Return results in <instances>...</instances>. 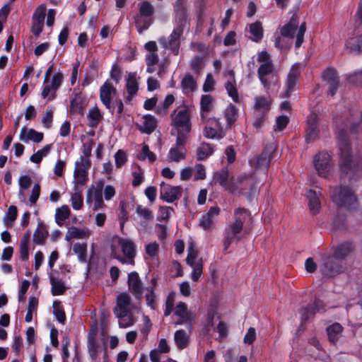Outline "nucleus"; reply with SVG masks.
<instances>
[{"instance_id": "52", "label": "nucleus", "mask_w": 362, "mask_h": 362, "mask_svg": "<svg viewBox=\"0 0 362 362\" xmlns=\"http://www.w3.org/2000/svg\"><path fill=\"white\" fill-rule=\"evenodd\" d=\"M98 342L93 337H89L88 339V351L90 358L95 361L98 357Z\"/></svg>"}, {"instance_id": "3", "label": "nucleus", "mask_w": 362, "mask_h": 362, "mask_svg": "<svg viewBox=\"0 0 362 362\" xmlns=\"http://www.w3.org/2000/svg\"><path fill=\"white\" fill-rule=\"evenodd\" d=\"M259 182L255 173L242 174L233 181V187L230 188V192L245 197L252 201L258 193Z\"/></svg>"}, {"instance_id": "63", "label": "nucleus", "mask_w": 362, "mask_h": 362, "mask_svg": "<svg viewBox=\"0 0 362 362\" xmlns=\"http://www.w3.org/2000/svg\"><path fill=\"white\" fill-rule=\"evenodd\" d=\"M136 212L140 217H142L146 221L153 219V216L152 211L147 208L143 207L141 205H137Z\"/></svg>"}, {"instance_id": "22", "label": "nucleus", "mask_w": 362, "mask_h": 362, "mask_svg": "<svg viewBox=\"0 0 362 362\" xmlns=\"http://www.w3.org/2000/svg\"><path fill=\"white\" fill-rule=\"evenodd\" d=\"M220 211V208L217 206L210 207L208 212L202 216L199 226L204 230H210L213 227L215 218L219 214Z\"/></svg>"}, {"instance_id": "20", "label": "nucleus", "mask_w": 362, "mask_h": 362, "mask_svg": "<svg viewBox=\"0 0 362 362\" xmlns=\"http://www.w3.org/2000/svg\"><path fill=\"white\" fill-rule=\"evenodd\" d=\"M128 288L132 295L137 300L143 297L144 287L142 281L136 272H132L128 274Z\"/></svg>"}, {"instance_id": "39", "label": "nucleus", "mask_w": 362, "mask_h": 362, "mask_svg": "<svg viewBox=\"0 0 362 362\" xmlns=\"http://www.w3.org/2000/svg\"><path fill=\"white\" fill-rule=\"evenodd\" d=\"M214 153V148L208 143H202L197 149V158L199 160H203Z\"/></svg>"}, {"instance_id": "45", "label": "nucleus", "mask_w": 362, "mask_h": 362, "mask_svg": "<svg viewBox=\"0 0 362 362\" xmlns=\"http://www.w3.org/2000/svg\"><path fill=\"white\" fill-rule=\"evenodd\" d=\"M139 13L141 16H148L153 18L154 8L153 5L147 1H144L138 4Z\"/></svg>"}, {"instance_id": "60", "label": "nucleus", "mask_w": 362, "mask_h": 362, "mask_svg": "<svg viewBox=\"0 0 362 362\" xmlns=\"http://www.w3.org/2000/svg\"><path fill=\"white\" fill-rule=\"evenodd\" d=\"M70 110L71 112L83 114L82 100L79 96H75L70 102Z\"/></svg>"}, {"instance_id": "30", "label": "nucleus", "mask_w": 362, "mask_h": 362, "mask_svg": "<svg viewBox=\"0 0 362 362\" xmlns=\"http://www.w3.org/2000/svg\"><path fill=\"white\" fill-rule=\"evenodd\" d=\"M214 98L210 95H203L200 100L201 119L205 121L207 115L213 109Z\"/></svg>"}, {"instance_id": "40", "label": "nucleus", "mask_w": 362, "mask_h": 362, "mask_svg": "<svg viewBox=\"0 0 362 362\" xmlns=\"http://www.w3.org/2000/svg\"><path fill=\"white\" fill-rule=\"evenodd\" d=\"M274 46L281 51H288L290 49L293 40L283 37L281 35H274Z\"/></svg>"}, {"instance_id": "12", "label": "nucleus", "mask_w": 362, "mask_h": 362, "mask_svg": "<svg viewBox=\"0 0 362 362\" xmlns=\"http://www.w3.org/2000/svg\"><path fill=\"white\" fill-rule=\"evenodd\" d=\"M322 261L320 271L324 276L332 277L344 271L343 263L331 255H323Z\"/></svg>"}, {"instance_id": "18", "label": "nucleus", "mask_w": 362, "mask_h": 362, "mask_svg": "<svg viewBox=\"0 0 362 362\" xmlns=\"http://www.w3.org/2000/svg\"><path fill=\"white\" fill-rule=\"evenodd\" d=\"M131 303V297L127 293H122L117 298V304L114 308V314L118 318L128 317L129 313V305Z\"/></svg>"}, {"instance_id": "41", "label": "nucleus", "mask_w": 362, "mask_h": 362, "mask_svg": "<svg viewBox=\"0 0 362 362\" xmlns=\"http://www.w3.org/2000/svg\"><path fill=\"white\" fill-rule=\"evenodd\" d=\"M250 33L252 35L250 39L256 42H259L263 37V29L262 23L259 21L253 23L250 25Z\"/></svg>"}, {"instance_id": "38", "label": "nucleus", "mask_w": 362, "mask_h": 362, "mask_svg": "<svg viewBox=\"0 0 362 362\" xmlns=\"http://www.w3.org/2000/svg\"><path fill=\"white\" fill-rule=\"evenodd\" d=\"M49 281L52 285V294L53 296L62 295L65 292L66 286L62 279L50 275Z\"/></svg>"}, {"instance_id": "6", "label": "nucleus", "mask_w": 362, "mask_h": 362, "mask_svg": "<svg viewBox=\"0 0 362 362\" xmlns=\"http://www.w3.org/2000/svg\"><path fill=\"white\" fill-rule=\"evenodd\" d=\"M332 198L339 207L348 211H356L360 205V200L356 197L351 187L340 185L334 189Z\"/></svg>"}, {"instance_id": "53", "label": "nucleus", "mask_w": 362, "mask_h": 362, "mask_svg": "<svg viewBox=\"0 0 362 362\" xmlns=\"http://www.w3.org/2000/svg\"><path fill=\"white\" fill-rule=\"evenodd\" d=\"M74 177L76 185H83L88 180V171L82 168H75Z\"/></svg>"}, {"instance_id": "33", "label": "nucleus", "mask_w": 362, "mask_h": 362, "mask_svg": "<svg viewBox=\"0 0 362 362\" xmlns=\"http://www.w3.org/2000/svg\"><path fill=\"white\" fill-rule=\"evenodd\" d=\"M352 245L350 243H344L337 246L332 257L343 263V260L351 252Z\"/></svg>"}, {"instance_id": "27", "label": "nucleus", "mask_w": 362, "mask_h": 362, "mask_svg": "<svg viewBox=\"0 0 362 362\" xmlns=\"http://www.w3.org/2000/svg\"><path fill=\"white\" fill-rule=\"evenodd\" d=\"M229 176L228 168H223L214 174V180L230 192V188L233 187V181L229 182Z\"/></svg>"}, {"instance_id": "25", "label": "nucleus", "mask_w": 362, "mask_h": 362, "mask_svg": "<svg viewBox=\"0 0 362 362\" xmlns=\"http://www.w3.org/2000/svg\"><path fill=\"white\" fill-rule=\"evenodd\" d=\"M321 194L313 189H309L306 193V198L308 202V207L313 215L317 214L321 209L320 196Z\"/></svg>"}, {"instance_id": "64", "label": "nucleus", "mask_w": 362, "mask_h": 362, "mask_svg": "<svg viewBox=\"0 0 362 362\" xmlns=\"http://www.w3.org/2000/svg\"><path fill=\"white\" fill-rule=\"evenodd\" d=\"M86 232L83 230L72 226L69 228L66 238H82L85 236Z\"/></svg>"}, {"instance_id": "34", "label": "nucleus", "mask_w": 362, "mask_h": 362, "mask_svg": "<svg viewBox=\"0 0 362 362\" xmlns=\"http://www.w3.org/2000/svg\"><path fill=\"white\" fill-rule=\"evenodd\" d=\"M342 331L343 327L338 322H335L329 325L327 328V333L328 335L329 340L332 343L337 342L338 339L341 337Z\"/></svg>"}, {"instance_id": "8", "label": "nucleus", "mask_w": 362, "mask_h": 362, "mask_svg": "<svg viewBox=\"0 0 362 362\" xmlns=\"http://www.w3.org/2000/svg\"><path fill=\"white\" fill-rule=\"evenodd\" d=\"M313 164L319 176L325 179L332 177L334 163L332 156L327 151H320L316 154Z\"/></svg>"}, {"instance_id": "11", "label": "nucleus", "mask_w": 362, "mask_h": 362, "mask_svg": "<svg viewBox=\"0 0 362 362\" xmlns=\"http://www.w3.org/2000/svg\"><path fill=\"white\" fill-rule=\"evenodd\" d=\"M172 125L177 131L189 133L191 130V121L189 111L187 108H182L178 111L175 110L171 113Z\"/></svg>"}, {"instance_id": "36", "label": "nucleus", "mask_w": 362, "mask_h": 362, "mask_svg": "<svg viewBox=\"0 0 362 362\" xmlns=\"http://www.w3.org/2000/svg\"><path fill=\"white\" fill-rule=\"evenodd\" d=\"M174 340L177 347L182 350L185 349L188 345L189 335L184 329H179L175 333Z\"/></svg>"}, {"instance_id": "23", "label": "nucleus", "mask_w": 362, "mask_h": 362, "mask_svg": "<svg viewBox=\"0 0 362 362\" xmlns=\"http://www.w3.org/2000/svg\"><path fill=\"white\" fill-rule=\"evenodd\" d=\"M92 195H93L94 205L93 207V211H97L105 207V204L103 199L102 189H88L86 192V202L88 204L92 203Z\"/></svg>"}, {"instance_id": "4", "label": "nucleus", "mask_w": 362, "mask_h": 362, "mask_svg": "<svg viewBox=\"0 0 362 362\" xmlns=\"http://www.w3.org/2000/svg\"><path fill=\"white\" fill-rule=\"evenodd\" d=\"M100 99L105 108L113 115L117 107V112L120 115L124 110V104L119 98L114 84L107 80L100 88Z\"/></svg>"}, {"instance_id": "24", "label": "nucleus", "mask_w": 362, "mask_h": 362, "mask_svg": "<svg viewBox=\"0 0 362 362\" xmlns=\"http://www.w3.org/2000/svg\"><path fill=\"white\" fill-rule=\"evenodd\" d=\"M157 127V120L151 115H145L142 117L141 124L137 125L138 129L144 134H151Z\"/></svg>"}, {"instance_id": "49", "label": "nucleus", "mask_w": 362, "mask_h": 362, "mask_svg": "<svg viewBox=\"0 0 362 362\" xmlns=\"http://www.w3.org/2000/svg\"><path fill=\"white\" fill-rule=\"evenodd\" d=\"M189 66L194 74L199 75L204 68V58L200 56L193 57L190 61Z\"/></svg>"}, {"instance_id": "15", "label": "nucleus", "mask_w": 362, "mask_h": 362, "mask_svg": "<svg viewBox=\"0 0 362 362\" xmlns=\"http://www.w3.org/2000/svg\"><path fill=\"white\" fill-rule=\"evenodd\" d=\"M300 64L296 63L293 64L287 74L285 82V92L281 95L282 98H289L294 91L296 85L300 76Z\"/></svg>"}, {"instance_id": "50", "label": "nucleus", "mask_w": 362, "mask_h": 362, "mask_svg": "<svg viewBox=\"0 0 362 362\" xmlns=\"http://www.w3.org/2000/svg\"><path fill=\"white\" fill-rule=\"evenodd\" d=\"M53 313L59 322L64 324L66 320V315L61 302L55 300L53 303Z\"/></svg>"}, {"instance_id": "57", "label": "nucleus", "mask_w": 362, "mask_h": 362, "mask_svg": "<svg viewBox=\"0 0 362 362\" xmlns=\"http://www.w3.org/2000/svg\"><path fill=\"white\" fill-rule=\"evenodd\" d=\"M119 220L121 229L124 228V225L128 220V213L127 211V204L124 201H121L119 205Z\"/></svg>"}, {"instance_id": "21", "label": "nucleus", "mask_w": 362, "mask_h": 362, "mask_svg": "<svg viewBox=\"0 0 362 362\" xmlns=\"http://www.w3.org/2000/svg\"><path fill=\"white\" fill-rule=\"evenodd\" d=\"M308 128L305 140L307 142H311L315 140L320 133L318 128V117L315 113H310L307 119Z\"/></svg>"}, {"instance_id": "35", "label": "nucleus", "mask_w": 362, "mask_h": 362, "mask_svg": "<svg viewBox=\"0 0 362 362\" xmlns=\"http://www.w3.org/2000/svg\"><path fill=\"white\" fill-rule=\"evenodd\" d=\"M255 103L254 108L255 111L267 113L271 107V100L269 97L257 96L255 98Z\"/></svg>"}, {"instance_id": "14", "label": "nucleus", "mask_w": 362, "mask_h": 362, "mask_svg": "<svg viewBox=\"0 0 362 362\" xmlns=\"http://www.w3.org/2000/svg\"><path fill=\"white\" fill-rule=\"evenodd\" d=\"M182 195L181 186H172L165 182H161L160 187V199L168 203H173L178 200Z\"/></svg>"}, {"instance_id": "37", "label": "nucleus", "mask_w": 362, "mask_h": 362, "mask_svg": "<svg viewBox=\"0 0 362 362\" xmlns=\"http://www.w3.org/2000/svg\"><path fill=\"white\" fill-rule=\"evenodd\" d=\"M88 127H90L92 128H95L99 124V122L103 118V116L100 112V110L97 106H95L94 107L91 108L88 114Z\"/></svg>"}, {"instance_id": "56", "label": "nucleus", "mask_w": 362, "mask_h": 362, "mask_svg": "<svg viewBox=\"0 0 362 362\" xmlns=\"http://www.w3.org/2000/svg\"><path fill=\"white\" fill-rule=\"evenodd\" d=\"M190 267L192 268V279L193 281H197L202 274V269H203V262L202 259L200 258L197 260V263L190 265Z\"/></svg>"}, {"instance_id": "10", "label": "nucleus", "mask_w": 362, "mask_h": 362, "mask_svg": "<svg viewBox=\"0 0 362 362\" xmlns=\"http://www.w3.org/2000/svg\"><path fill=\"white\" fill-rule=\"evenodd\" d=\"M203 122L206 123L203 131V134L206 139L219 140L225 136L226 131L219 119L206 117V119Z\"/></svg>"}, {"instance_id": "17", "label": "nucleus", "mask_w": 362, "mask_h": 362, "mask_svg": "<svg viewBox=\"0 0 362 362\" xmlns=\"http://www.w3.org/2000/svg\"><path fill=\"white\" fill-rule=\"evenodd\" d=\"M274 152V150L272 146L265 147L257 158L250 160L251 166H255L257 170H267Z\"/></svg>"}, {"instance_id": "28", "label": "nucleus", "mask_w": 362, "mask_h": 362, "mask_svg": "<svg viewBox=\"0 0 362 362\" xmlns=\"http://www.w3.org/2000/svg\"><path fill=\"white\" fill-rule=\"evenodd\" d=\"M298 25V18L293 15L291 18L290 21L280 28V35H281L283 37L293 40Z\"/></svg>"}, {"instance_id": "44", "label": "nucleus", "mask_w": 362, "mask_h": 362, "mask_svg": "<svg viewBox=\"0 0 362 362\" xmlns=\"http://www.w3.org/2000/svg\"><path fill=\"white\" fill-rule=\"evenodd\" d=\"M127 91L129 95H136L138 89L139 84L136 81L135 74L129 73L127 79L126 84Z\"/></svg>"}, {"instance_id": "55", "label": "nucleus", "mask_w": 362, "mask_h": 362, "mask_svg": "<svg viewBox=\"0 0 362 362\" xmlns=\"http://www.w3.org/2000/svg\"><path fill=\"white\" fill-rule=\"evenodd\" d=\"M235 83V81H233V82L228 81L225 83V88L228 95L233 99L234 102L238 103L239 101V95Z\"/></svg>"}, {"instance_id": "59", "label": "nucleus", "mask_w": 362, "mask_h": 362, "mask_svg": "<svg viewBox=\"0 0 362 362\" xmlns=\"http://www.w3.org/2000/svg\"><path fill=\"white\" fill-rule=\"evenodd\" d=\"M32 184V180L28 175H22L18 179V185L20 187V191H19V198L21 197H23V193L22 192V189H28Z\"/></svg>"}, {"instance_id": "42", "label": "nucleus", "mask_w": 362, "mask_h": 362, "mask_svg": "<svg viewBox=\"0 0 362 362\" xmlns=\"http://www.w3.org/2000/svg\"><path fill=\"white\" fill-rule=\"evenodd\" d=\"M183 93L193 92L197 88V82L191 74H186L181 81Z\"/></svg>"}, {"instance_id": "16", "label": "nucleus", "mask_w": 362, "mask_h": 362, "mask_svg": "<svg viewBox=\"0 0 362 362\" xmlns=\"http://www.w3.org/2000/svg\"><path fill=\"white\" fill-rule=\"evenodd\" d=\"M46 10L45 4H41L35 10L33 14L31 32L35 37H38L42 31Z\"/></svg>"}, {"instance_id": "19", "label": "nucleus", "mask_w": 362, "mask_h": 362, "mask_svg": "<svg viewBox=\"0 0 362 362\" xmlns=\"http://www.w3.org/2000/svg\"><path fill=\"white\" fill-rule=\"evenodd\" d=\"M324 310V303L320 299H315L313 303H310L307 306L300 308V314L301 323H305L309 319L313 317L316 313L323 312Z\"/></svg>"}, {"instance_id": "2", "label": "nucleus", "mask_w": 362, "mask_h": 362, "mask_svg": "<svg viewBox=\"0 0 362 362\" xmlns=\"http://www.w3.org/2000/svg\"><path fill=\"white\" fill-rule=\"evenodd\" d=\"M334 122L338 129V148L340 156L339 168L342 175L351 173L354 168V163L351 155V141L349 133L357 131V124L350 119L339 124L338 118L334 117Z\"/></svg>"}, {"instance_id": "26", "label": "nucleus", "mask_w": 362, "mask_h": 362, "mask_svg": "<svg viewBox=\"0 0 362 362\" xmlns=\"http://www.w3.org/2000/svg\"><path fill=\"white\" fill-rule=\"evenodd\" d=\"M43 138V133L37 132L34 129H28L26 127H23L21 130L20 139L25 143H28L29 141L39 143L42 141Z\"/></svg>"}, {"instance_id": "31", "label": "nucleus", "mask_w": 362, "mask_h": 362, "mask_svg": "<svg viewBox=\"0 0 362 362\" xmlns=\"http://www.w3.org/2000/svg\"><path fill=\"white\" fill-rule=\"evenodd\" d=\"M135 26L139 33H142L153 23V18L136 14L134 16Z\"/></svg>"}, {"instance_id": "61", "label": "nucleus", "mask_w": 362, "mask_h": 362, "mask_svg": "<svg viewBox=\"0 0 362 362\" xmlns=\"http://www.w3.org/2000/svg\"><path fill=\"white\" fill-rule=\"evenodd\" d=\"M115 160L116 168H122L127 161L126 153L122 150H118L115 155Z\"/></svg>"}, {"instance_id": "58", "label": "nucleus", "mask_w": 362, "mask_h": 362, "mask_svg": "<svg viewBox=\"0 0 362 362\" xmlns=\"http://www.w3.org/2000/svg\"><path fill=\"white\" fill-rule=\"evenodd\" d=\"M322 78L324 81H325L327 83L339 80L338 73L337 70L334 68H327L323 72Z\"/></svg>"}, {"instance_id": "29", "label": "nucleus", "mask_w": 362, "mask_h": 362, "mask_svg": "<svg viewBox=\"0 0 362 362\" xmlns=\"http://www.w3.org/2000/svg\"><path fill=\"white\" fill-rule=\"evenodd\" d=\"M175 315L181 318V320L177 324H189L192 327V317L191 313L187 310V305L183 303H179L175 308Z\"/></svg>"}, {"instance_id": "62", "label": "nucleus", "mask_w": 362, "mask_h": 362, "mask_svg": "<svg viewBox=\"0 0 362 362\" xmlns=\"http://www.w3.org/2000/svg\"><path fill=\"white\" fill-rule=\"evenodd\" d=\"M71 206L74 209L79 210L83 204V197L80 192H75L71 195Z\"/></svg>"}, {"instance_id": "13", "label": "nucleus", "mask_w": 362, "mask_h": 362, "mask_svg": "<svg viewBox=\"0 0 362 362\" xmlns=\"http://www.w3.org/2000/svg\"><path fill=\"white\" fill-rule=\"evenodd\" d=\"M64 76L61 72L55 73L51 81V84L48 82L43 83V88L42 90V96L43 98L47 99V101H52L56 98V92L61 86L63 81Z\"/></svg>"}, {"instance_id": "54", "label": "nucleus", "mask_w": 362, "mask_h": 362, "mask_svg": "<svg viewBox=\"0 0 362 362\" xmlns=\"http://www.w3.org/2000/svg\"><path fill=\"white\" fill-rule=\"evenodd\" d=\"M346 45L351 50L362 52V35L349 39Z\"/></svg>"}, {"instance_id": "43", "label": "nucleus", "mask_w": 362, "mask_h": 362, "mask_svg": "<svg viewBox=\"0 0 362 362\" xmlns=\"http://www.w3.org/2000/svg\"><path fill=\"white\" fill-rule=\"evenodd\" d=\"M70 210L68 206L63 205L57 208L55 214V221L58 226H62L66 219L69 216Z\"/></svg>"}, {"instance_id": "48", "label": "nucleus", "mask_w": 362, "mask_h": 362, "mask_svg": "<svg viewBox=\"0 0 362 362\" xmlns=\"http://www.w3.org/2000/svg\"><path fill=\"white\" fill-rule=\"evenodd\" d=\"M151 282L152 286L150 287H148L146 288L149 293L146 295V300L147 305L149 307H151L152 309H155L154 305H155L156 295L154 293V289H155L156 285L157 284V280H156V279L153 278L151 279Z\"/></svg>"}, {"instance_id": "51", "label": "nucleus", "mask_w": 362, "mask_h": 362, "mask_svg": "<svg viewBox=\"0 0 362 362\" xmlns=\"http://www.w3.org/2000/svg\"><path fill=\"white\" fill-rule=\"evenodd\" d=\"M17 213L18 211L16 206L11 205L8 207L7 213L4 218V223L6 226L9 227L12 226L13 222L17 218Z\"/></svg>"}, {"instance_id": "47", "label": "nucleus", "mask_w": 362, "mask_h": 362, "mask_svg": "<svg viewBox=\"0 0 362 362\" xmlns=\"http://www.w3.org/2000/svg\"><path fill=\"white\" fill-rule=\"evenodd\" d=\"M73 251L78 255V260L86 262L87 245L84 243H76L73 246Z\"/></svg>"}, {"instance_id": "1", "label": "nucleus", "mask_w": 362, "mask_h": 362, "mask_svg": "<svg viewBox=\"0 0 362 362\" xmlns=\"http://www.w3.org/2000/svg\"><path fill=\"white\" fill-rule=\"evenodd\" d=\"M175 27L168 37H160V44L165 48L170 49L175 55L179 54L180 47V37L185 28L190 24L189 13L186 0H176L173 6Z\"/></svg>"}, {"instance_id": "7", "label": "nucleus", "mask_w": 362, "mask_h": 362, "mask_svg": "<svg viewBox=\"0 0 362 362\" xmlns=\"http://www.w3.org/2000/svg\"><path fill=\"white\" fill-rule=\"evenodd\" d=\"M118 245L121 248L123 256L118 253L114 247H111V256L122 264H134V258L136 255V247L134 243L129 239L120 238Z\"/></svg>"}, {"instance_id": "9", "label": "nucleus", "mask_w": 362, "mask_h": 362, "mask_svg": "<svg viewBox=\"0 0 362 362\" xmlns=\"http://www.w3.org/2000/svg\"><path fill=\"white\" fill-rule=\"evenodd\" d=\"M257 60L261 63L257 69L258 78L263 86L265 88L269 89L270 87V83L267 76L274 71V64L269 54L267 51H262L259 52Z\"/></svg>"}, {"instance_id": "46", "label": "nucleus", "mask_w": 362, "mask_h": 362, "mask_svg": "<svg viewBox=\"0 0 362 362\" xmlns=\"http://www.w3.org/2000/svg\"><path fill=\"white\" fill-rule=\"evenodd\" d=\"M185 149L173 146L169 151L168 158L170 161L179 162L185 158Z\"/></svg>"}, {"instance_id": "5", "label": "nucleus", "mask_w": 362, "mask_h": 362, "mask_svg": "<svg viewBox=\"0 0 362 362\" xmlns=\"http://www.w3.org/2000/svg\"><path fill=\"white\" fill-rule=\"evenodd\" d=\"M234 222L225 229L223 247L228 250L235 240L240 239V233L243 230V223L247 218H250V211L244 208H238L234 211Z\"/></svg>"}, {"instance_id": "32", "label": "nucleus", "mask_w": 362, "mask_h": 362, "mask_svg": "<svg viewBox=\"0 0 362 362\" xmlns=\"http://www.w3.org/2000/svg\"><path fill=\"white\" fill-rule=\"evenodd\" d=\"M224 117L226 120V129L231 128L238 117V109L232 103H230L224 110Z\"/></svg>"}]
</instances>
